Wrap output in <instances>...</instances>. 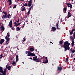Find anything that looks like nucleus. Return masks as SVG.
Returning a JSON list of instances; mask_svg holds the SVG:
<instances>
[{
    "label": "nucleus",
    "mask_w": 75,
    "mask_h": 75,
    "mask_svg": "<svg viewBox=\"0 0 75 75\" xmlns=\"http://www.w3.org/2000/svg\"><path fill=\"white\" fill-rule=\"evenodd\" d=\"M70 45V43L68 42V41H66L64 42L63 45V47L64 48V51H66L67 50H69V46Z\"/></svg>",
    "instance_id": "f257e3e1"
},
{
    "label": "nucleus",
    "mask_w": 75,
    "mask_h": 75,
    "mask_svg": "<svg viewBox=\"0 0 75 75\" xmlns=\"http://www.w3.org/2000/svg\"><path fill=\"white\" fill-rule=\"evenodd\" d=\"M7 35L5 37V39L6 40V44H8L9 42V41L10 40V38H8L10 36V35L9 34V33H8L7 34Z\"/></svg>",
    "instance_id": "f03ea898"
},
{
    "label": "nucleus",
    "mask_w": 75,
    "mask_h": 75,
    "mask_svg": "<svg viewBox=\"0 0 75 75\" xmlns=\"http://www.w3.org/2000/svg\"><path fill=\"white\" fill-rule=\"evenodd\" d=\"M18 61V56L17 55L16 56V62H15L14 59L13 60L11 64L13 65V66H16V63Z\"/></svg>",
    "instance_id": "7ed1b4c3"
},
{
    "label": "nucleus",
    "mask_w": 75,
    "mask_h": 75,
    "mask_svg": "<svg viewBox=\"0 0 75 75\" xmlns=\"http://www.w3.org/2000/svg\"><path fill=\"white\" fill-rule=\"evenodd\" d=\"M27 56H28V57H29L30 56H35V54L33 53L30 52V51H28Z\"/></svg>",
    "instance_id": "20e7f679"
},
{
    "label": "nucleus",
    "mask_w": 75,
    "mask_h": 75,
    "mask_svg": "<svg viewBox=\"0 0 75 75\" xmlns=\"http://www.w3.org/2000/svg\"><path fill=\"white\" fill-rule=\"evenodd\" d=\"M3 72L4 71H3V68L0 67V75H6V72L4 74Z\"/></svg>",
    "instance_id": "39448f33"
},
{
    "label": "nucleus",
    "mask_w": 75,
    "mask_h": 75,
    "mask_svg": "<svg viewBox=\"0 0 75 75\" xmlns=\"http://www.w3.org/2000/svg\"><path fill=\"white\" fill-rule=\"evenodd\" d=\"M72 16V15L71 14V13L69 12H68V15H67V17H66L65 18H69V17H71V16Z\"/></svg>",
    "instance_id": "423d86ee"
},
{
    "label": "nucleus",
    "mask_w": 75,
    "mask_h": 75,
    "mask_svg": "<svg viewBox=\"0 0 75 75\" xmlns=\"http://www.w3.org/2000/svg\"><path fill=\"white\" fill-rule=\"evenodd\" d=\"M67 6L68 7H70V8L71 9L72 8V5L71 4H69V3H68L67 4Z\"/></svg>",
    "instance_id": "0eeeda50"
},
{
    "label": "nucleus",
    "mask_w": 75,
    "mask_h": 75,
    "mask_svg": "<svg viewBox=\"0 0 75 75\" xmlns=\"http://www.w3.org/2000/svg\"><path fill=\"white\" fill-rule=\"evenodd\" d=\"M12 20H11L9 24L8 25L10 26V28L12 27Z\"/></svg>",
    "instance_id": "6e6552de"
},
{
    "label": "nucleus",
    "mask_w": 75,
    "mask_h": 75,
    "mask_svg": "<svg viewBox=\"0 0 75 75\" xmlns=\"http://www.w3.org/2000/svg\"><path fill=\"white\" fill-rule=\"evenodd\" d=\"M21 11H24V10H25V7L24 6H22L21 8Z\"/></svg>",
    "instance_id": "1a4fd4ad"
},
{
    "label": "nucleus",
    "mask_w": 75,
    "mask_h": 75,
    "mask_svg": "<svg viewBox=\"0 0 75 75\" xmlns=\"http://www.w3.org/2000/svg\"><path fill=\"white\" fill-rule=\"evenodd\" d=\"M4 42V40L3 39H1L0 40V45L2 44L3 42Z\"/></svg>",
    "instance_id": "9d476101"
},
{
    "label": "nucleus",
    "mask_w": 75,
    "mask_h": 75,
    "mask_svg": "<svg viewBox=\"0 0 75 75\" xmlns=\"http://www.w3.org/2000/svg\"><path fill=\"white\" fill-rule=\"evenodd\" d=\"M8 66V65L7 64L6 66V68L4 69V70L3 72H4V74H5V73L6 72V69H7V68H8V67H7V66Z\"/></svg>",
    "instance_id": "9b49d317"
},
{
    "label": "nucleus",
    "mask_w": 75,
    "mask_h": 75,
    "mask_svg": "<svg viewBox=\"0 0 75 75\" xmlns=\"http://www.w3.org/2000/svg\"><path fill=\"white\" fill-rule=\"evenodd\" d=\"M31 4H32V1H28V6H29V7L31 6Z\"/></svg>",
    "instance_id": "f8f14e48"
},
{
    "label": "nucleus",
    "mask_w": 75,
    "mask_h": 75,
    "mask_svg": "<svg viewBox=\"0 0 75 75\" xmlns=\"http://www.w3.org/2000/svg\"><path fill=\"white\" fill-rule=\"evenodd\" d=\"M0 29L1 31H4V26H1L0 27Z\"/></svg>",
    "instance_id": "ddd939ff"
},
{
    "label": "nucleus",
    "mask_w": 75,
    "mask_h": 75,
    "mask_svg": "<svg viewBox=\"0 0 75 75\" xmlns=\"http://www.w3.org/2000/svg\"><path fill=\"white\" fill-rule=\"evenodd\" d=\"M7 18V15H4L2 16V18H3V19L5 18H5Z\"/></svg>",
    "instance_id": "4468645a"
},
{
    "label": "nucleus",
    "mask_w": 75,
    "mask_h": 75,
    "mask_svg": "<svg viewBox=\"0 0 75 75\" xmlns=\"http://www.w3.org/2000/svg\"><path fill=\"white\" fill-rule=\"evenodd\" d=\"M30 50L31 51V52H32V51H34V49L32 47L30 49Z\"/></svg>",
    "instance_id": "2eb2a0df"
},
{
    "label": "nucleus",
    "mask_w": 75,
    "mask_h": 75,
    "mask_svg": "<svg viewBox=\"0 0 75 75\" xmlns=\"http://www.w3.org/2000/svg\"><path fill=\"white\" fill-rule=\"evenodd\" d=\"M37 58V56L35 57H33V60L35 61V60Z\"/></svg>",
    "instance_id": "dca6fc26"
},
{
    "label": "nucleus",
    "mask_w": 75,
    "mask_h": 75,
    "mask_svg": "<svg viewBox=\"0 0 75 75\" xmlns=\"http://www.w3.org/2000/svg\"><path fill=\"white\" fill-rule=\"evenodd\" d=\"M52 29L53 31H55V30H56V28H55V27H53L52 28Z\"/></svg>",
    "instance_id": "f3484780"
},
{
    "label": "nucleus",
    "mask_w": 75,
    "mask_h": 75,
    "mask_svg": "<svg viewBox=\"0 0 75 75\" xmlns=\"http://www.w3.org/2000/svg\"><path fill=\"white\" fill-rule=\"evenodd\" d=\"M58 70H59V71H61L62 70V67H58Z\"/></svg>",
    "instance_id": "a211bd4d"
},
{
    "label": "nucleus",
    "mask_w": 75,
    "mask_h": 75,
    "mask_svg": "<svg viewBox=\"0 0 75 75\" xmlns=\"http://www.w3.org/2000/svg\"><path fill=\"white\" fill-rule=\"evenodd\" d=\"M58 24H59V23L58 22L56 23V26L57 27V29H59V28H58Z\"/></svg>",
    "instance_id": "6ab92c4d"
},
{
    "label": "nucleus",
    "mask_w": 75,
    "mask_h": 75,
    "mask_svg": "<svg viewBox=\"0 0 75 75\" xmlns=\"http://www.w3.org/2000/svg\"><path fill=\"white\" fill-rule=\"evenodd\" d=\"M8 2H9V5H10L11 4V3H12L11 2V0H8Z\"/></svg>",
    "instance_id": "aec40b11"
},
{
    "label": "nucleus",
    "mask_w": 75,
    "mask_h": 75,
    "mask_svg": "<svg viewBox=\"0 0 75 75\" xmlns=\"http://www.w3.org/2000/svg\"><path fill=\"white\" fill-rule=\"evenodd\" d=\"M23 6H26V7H28V6L27 3H25L23 4Z\"/></svg>",
    "instance_id": "412c9836"
},
{
    "label": "nucleus",
    "mask_w": 75,
    "mask_h": 75,
    "mask_svg": "<svg viewBox=\"0 0 75 75\" xmlns=\"http://www.w3.org/2000/svg\"><path fill=\"white\" fill-rule=\"evenodd\" d=\"M59 44H60V45H62V44L63 43V42H62V41H59Z\"/></svg>",
    "instance_id": "4be33fe9"
},
{
    "label": "nucleus",
    "mask_w": 75,
    "mask_h": 75,
    "mask_svg": "<svg viewBox=\"0 0 75 75\" xmlns=\"http://www.w3.org/2000/svg\"><path fill=\"white\" fill-rule=\"evenodd\" d=\"M16 30V31H20V28L19 27H18L17 28Z\"/></svg>",
    "instance_id": "5701e85b"
},
{
    "label": "nucleus",
    "mask_w": 75,
    "mask_h": 75,
    "mask_svg": "<svg viewBox=\"0 0 75 75\" xmlns=\"http://www.w3.org/2000/svg\"><path fill=\"white\" fill-rule=\"evenodd\" d=\"M35 61V62H40V61L38 59H36Z\"/></svg>",
    "instance_id": "b1692460"
},
{
    "label": "nucleus",
    "mask_w": 75,
    "mask_h": 75,
    "mask_svg": "<svg viewBox=\"0 0 75 75\" xmlns=\"http://www.w3.org/2000/svg\"><path fill=\"white\" fill-rule=\"evenodd\" d=\"M42 63H43V64H47V63H48V60H47L45 62H43Z\"/></svg>",
    "instance_id": "393cba45"
},
{
    "label": "nucleus",
    "mask_w": 75,
    "mask_h": 75,
    "mask_svg": "<svg viewBox=\"0 0 75 75\" xmlns=\"http://www.w3.org/2000/svg\"><path fill=\"white\" fill-rule=\"evenodd\" d=\"M74 45V40H72V42L71 43V45L72 46H73Z\"/></svg>",
    "instance_id": "a878e982"
},
{
    "label": "nucleus",
    "mask_w": 75,
    "mask_h": 75,
    "mask_svg": "<svg viewBox=\"0 0 75 75\" xmlns=\"http://www.w3.org/2000/svg\"><path fill=\"white\" fill-rule=\"evenodd\" d=\"M30 14V11H28V12L27 13V16H29Z\"/></svg>",
    "instance_id": "bb28decb"
},
{
    "label": "nucleus",
    "mask_w": 75,
    "mask_h": 75,
    "mask_svg": "<svg viewBox=\"0 0 75 75\" xmlns=\"http://www.w3.org/2000/svg\"><path fill=\"white\" fill-rule=\"evenodd\" d=\"M15 26L16 27H18V24H17L16 22H15Z\"/></svg>",
    "instance_id": "cd10ccee"
},
{
    "label": "nucleus",
    "mask_w": 75,
    "mask_h": 75,
    "mask_svg": "<svg viewBox=\"0 0 75 75\" xmlns=\"http://www.w3.org/2000/svg\"><path fill=\"white\" fill-rule=\"evenodd\" d=\"M25 40H26V39H25V38H24L23 40V42H24L25 41Z\"/></svg>",
    "instance_id": "c85d7f7f"
},
{
    "label": "nucleus",
    "mask_w": 75,
    "mask_h": 75,
    "mask_svg": "<svg viewBox=\"0 0 75 75\" xmlns=\"http://www.w3.org/2000/svg\"><path fill=\"white\" fill-rule=\"evenodd\" d=\"M42 58L41 57H40V58L39 59V62L40 61V62H41V59H42Z\"/></svg>",
    "instance_id": "c756f323"
},
{
    "label": "nucleus",
    "mask_w": 75,
    "mask_h": 75,
    "mask_svg": "<svg viewBox=\"0 0 75 75\" xmlns=\"http://www.w3.org/2000/svg\"><path fill=\"white\" fill-rule=\"evenodd\" d=\"M10 68H11V66H9L7 69H8V70H10Z\"/></svg>",
    "instance_id": "7c9ffc66"
},
{
    "label": "nucleus",
    "mask_w": 75,
    "mask_h": 75,
    "mask_svg": "<svg viewBox=\"0 0 75 75\" xmlns=\"http://www.w3.org/2000/svg\"><path fill=\"white\" fill-rule=\"evenodd\" d=\"M3 57V54H1L0 55V59H1Z\"/></svg>",
    "instance_id": "2f4dec72"
},
{
    "label": "nucleus",
    "mask_w": 75,
    "mask_h": 75,
    "mask_svg": "<svg viewBox=\"0 0 75 75\" xmlns=\"http://www.w3.org/2000/svg\"><path fill=\"white\" fill-rule=\"evenodd\" d=\"M25 25V22H24V23L23 24V25H22V27H21L22 28H24V26Z\"/></svg>",
    "instance_id": "473e14b6"
},
{
    "label": "nucleus",
    "mask_w": 75,
    "mask_h": 75,
    "mask_svg": "<svg viewBox=\"0 0 75 75\" xmlns=\"http://www.w3.org/2000/svg\"><path fill=\"white\" fill-rule=\"evenodd\" d=\"M73 33H74V32H72V31H71V32L70 33V35H72V34H73Z\"/></svg>",
    "instance_id": "72a5a7b5"
},
{
    "label": "nucleus",
    "mask_w": 75,
    "mask_h": 75,
    "mask_svg": "<svg viewBox=\"0 0 75 75\" xmlns=\"http://www.w3.org/2000/svg\"><path fill=\"white\" fill-rule=\"evenodd\" d=\"M10 14H8L7 15V17L8 18H9V17H10Z\"/></svg>",
    "instance_id": "f704fd0d"
},
{
    "label": "nucleus",
    "mask_w": 75,
    "mask_h": 75,
    "mask_svg": "<svg viewBox=\"0 0 75 75\" xmlns=\"http://www.w3.org/2000/svg\"><path fill=\"white\" fill-rule=\"evenodd\" d=\"M4 15H5L6 16H7V12H4Z\"/></svg>",
    "instance_id": "c9c22d12"
},
{
    "label": "nucleus",
    "mask_w": 75,
    "mask_h": 75,
    "mask_svg": "<svg viewBox=\"0 0 75 75\" xmlns=\"http://www.w3.org/2000/svg\"><path fill=\"white\" fill-rule=\"evenodd\" d=\"M68 58H66V62H68Z\"/></svg>",
    "instance_id": "e433bc0d"
},
{
    "label": "nucleus",
    "mask_w": 75,
    "mask_h": 75,
    "mask_svg": "<svg viewBox=\"0 0 75 75\" xmlns=\"http://www.w3.org/2000/svg\"><path fill=\"white\" fill-rule=\"evenodd\" d=\"M16 8V5H15L14 7H13V8Z\"/></svg>",
    "instance_id": "4c0bfd02"
},
{
    "label": "nucleus",
    "mask_w": 75,
    "mask_h": 75,
    "mask_svg": "<svg viewBox=\"0 0 75 75\" xmlns=\"http://www.w3.org/2000/svg\"><path fill=\"white\" fill-rule=\"evenodd\" d=\"M73 36L74 38H75V32H74L73 33Z\"/></svg>",
    "instance_id": "58836bf2"
},
{
    "label": "nucleus",
    "mask_w": 75,
    "mask_h": 75,
    "mask_svg": "<svg viewBox=\"0 0 75 75\" xmlns=\"http://www.w3.org/2000/svg\"><path fill=\"white\" fill-rule=\"evenodd\" d=\"M75 52V50L71 51V52H72V53H74V52Z\"/></svg>",
    "instance_id": "ea45409f"
},
{
    "label": "nucleus",
    "mask_w": 75,
    "mask_h": 75,
    "mask_svg": "<svg viewBox=\"0 0 75 75\" xmlns=\"http://www.w3.org/2000/svg\"><path fill=\"white\" fill-rule=\"evenodd\" d=\"M11 29L12 30H15V28H14V27H13L12 28H11Z\"/></svg>",
    "instance_id": "a19ab883"
},
{
    "label": "nucleus",
    "mask_w": 75,
    "mask_h": 75,
    "mask_svg": "<svg viewBox=\"0 0 75 75\" xmlns=\"http://www.w3.org/2000/svg\"><path fill=\"white\" fill-rule=\"evenodd\" d=\"M64 10L65 11H67V9H66V8H64Z\"/></svg>",
    "instance_id": "79ce46f5"
},
{
    "label": "nucleus",
    "mask_w": 75,
    "mask_h": 75,
    "mask_svg": "<svg viewBox=\"0 0 75 75\" xmlns=\"http://www.w3.org/2000/svg\"><path fill=\"white\" fill-rule=\"evenodd\" d=\"M71 57H73V56H74V54L72 53V54H71Z\"/></svg>",
    "instance_id": "37998d69"
},
{
    "label": "nucleus",
    "mask_w": 75,
    "mask_h": 75,
    "mask_svg": "<svg viewBox=\"0 0 75 75\" xmlns=\"http://www.w3.org/2000/svg\"><path fill=\"white\" fill-rule=\"evenodd\" d=\"M31 8L30 7L29 8V11H31Z\"/></svg>",
    "instance_id": "c03bdc74"
},
{
    "label": "nucleus",
    "mask_w": 75,
    "mask_h": 75,
    "mask_svg": "<svg viewBox=\"0 0 75 75\" xmlns=\"http://www.w3.org/2000/svg\"><path fill=\"white\" fill-rule=\"evenodd\" d=\"M70 38H71V39H72V38H73V37H72V36H70Z\"/></svg>",
    "instance_id": "a18cd8bd"
},
{
    "label": "nucleus",
    "mask_w": 75,
    "mask_h": 75,
    "mask_svg": "<svg viewBox=\"0 0 75 75\" xmlns=\"http://www.w3.org/2000/svg\"><path fill=\"white\" fill-rule=\"evenodd\" d=\"M75 31V29H73V30H72V32H73V31Z\"/></svg>",
    "instance_id": "49530a36"
},
{
    "label": "nucleus",
    "mask_w": 75,
    "mask_h": 75,
    "mask_svg": "<svg viewBox=\"0 0 75 75\" xmlns=\"http://www.w3.org/2000/svg\"><path fill=\"white\" fill-rule=\"evenodd\" d=\"M25 53L26 54H28V52H27V51H26V52H25Z\"/></svg>",
    "instance_id": "de8ad7c7"
},
{
    "label": "nucleus",
    "mask_w": 75,
    "mask_h": 75,
    "mask_svg": "<svg viewBox=\"0 0 75 75\" xmlns=\"http://www.w3.org/2000/svg\"><path fill=\"white\" fill-rule=\"evenodd\" d=\"M21 23V22L20 23H18V25H20V24Z\"/></svg>",
    "instance_id": "09e8293b"
},
{
    "label": "nucleus",
    "mask_w": 75,
    "mask_h": 75,
    "mask_svg": "<svg viewBox=\"0 0 75 75\" xmlns=\"http://www.w3.org/2000/svg\"><path fill=\"white\" fill-rule=\"evenodd\" d=\"M19 19H18V21H17V23H18V22H19Z\"/></svg>",
    "instance_id": "8fccbe9b"
},
{
    "label": "nucleus",
    "mask_w": 75,
    "mask_h": 75,
    "mask_svg": "<svg viewBox=\"0 0 75 75\" xmlns=\"http://www.w3.org/2000/svg\"><path fill=\"white\" fill-rule=\"evenodd\" d=\"M4 13V11H2V14H3Z\"/></svg>",
    "instance_id": "3c124183"
},
{
    "label": "nucleus",
    "mask_w": 75,
    "mask_h": 75,
    "mask_svg": "<svg viewBox=\"0 0 75 75\" xmlns=\"http://www.w3.org/2000/svg\"><path fill=\"white\" fill-rule=\"evenodd\" d=\"M27 22H28V21H26L25 22V23H27Z\"/></svg>",
    "instance_id": "603ef678"
},
{
    "label": "nucleus",
    "mask_w": 75,
    "mask_h": 75,
    "mask_svg": "<svg viewBox=\"0 0 75 75\" xmlns=\"http://www.w3.org/2000/svg\"><path fill=\"white\" fill-rule=\"evenodd\" d=\"M45 59H46V60L47 59V57H46L45 58Z\"/></svg>",
    "instance_id": "864d4df0"
},
{
    "label": "nucleus",
    "mask_w": 75,
    "mask_h": 75,
    "mask_svg": "<svg viewBox=\"0 0 75 75\" xmlns=\"http://www.w3.org/2000/svg\"><path fill=\"white\" fill-rule=\"evenodd\" d=\"M29 59H32V58H29Z\"/></svg>",
    "instance_id": "5fc2aeb1"
},
{
    "label": "nucleus",
    "mask_w": 75,
    "mask_h": 75,
    "mask_svg": "<svg viewBox=\"0 0 75 75\" xmlns=\"http://www.w3.org/2000/svg\"><path fill=\"white\" fill-rule=\"evenodd\" d=\"M31 8H33V6H31V7H30Z\"/></svg>",
    "instance_id": "6e6d98bb"
},
{
    "label": "nucleus",
    "mask_w": 75,
    "mask_h": 75,
    "mask_svg": "<svg viewBox=\"0 0 75 75\" xmlns=\"http://www.w3.org/2000/svg\"><path fill=\"white\" fill-rule=\"evenodd\" d=\"M70 51H72V48H71L70 49Z\"/></svg>",
    "instance_id": "4d7b16f0"
},
{
    "label": "nucleus",
    "mask_w": 75,
    "mask_h": 75,
    "mask_svg": "<svg viewBox=\"0 0 75 75\" xmlns=\"http://www.w3.org/2000/svg\"><path fill=\"white\" fill-rule=\"evenodd\" d=\"M21 0V1H24V0Z\"/></svg>",
    "instance_id": "13d9d810"
},
{
    "label": "nucleus",
    "mask_w": 75,
    "mask_h": 75,
    "mask_svg": "<svg viewBox=\"0 0 75 75\" xmlns=\"http://www.w3.org/2000/svg\"><path fill=\"white\" fill-rule=\"evenodd\" d=\"M22 63H23V64H24V62H22Z\"/></svg>",
    "instance_id": "bf43d9fd"
},
{
    "label": "nucleus",
    "mask_w": 75,
    "mask_h": 75,
    "mask_svg": "<svg viewBox=\"0 0 75 75\" xmlns=\"http://www.w3.org/2000/svg\"><path fill=\"white\" fill-rule=\"evenodd\" d=\"M70 67H70V66H69V67H68V68H70Z\"/></svg>",
    "instance_id": "052dcab7"
},
{
    "label": "nucleus",
    "mask_w": 75,
    "mask_h": 75,
    "mask_svg": "<svg viewBox=\"0 0 75 75\" xmlns=\"http://www.w3.org/2000/svg\"><path fill=\"white\" fill-rule=\"evenodd\" d=\"M31 23H33V22H32V21H31Z\"/></svg>",
    "instance_id": "680f3d73"
},
{
    "label": "nucleus",
    "mask_w": 75,
    "mask_h": 75,
    "mask_svg": "<svg viewBox=\"0 0 75 75\" xmlns=\"http://www.w3.org/2000/svg\"><path fill=\"white\" fill-rule=\"evenodd\" d=\"M32 1V0H30V1Z\"/></svg>",
    "instance_id": "e2e57ef3"
},
{
    "label": "nucleus",
    "mask_w": 75,
    "mask_h": 75,
    "mask_svg": "<svg viewBox=\"0 0 75 75\" xmlns=\"http://www.w3.org/2000/svg\"><path fill=\"white\" fill-rule=\"evenodd\" d=\"M10 8H11V6H10Z\"/></svg>",
    "instance_id": "0e129e2a"
},
{
    "label": "nucleus",
    "mask_w": 75,
    "mask_h": 75,
    "mask_svg": "<svg viewBox=\"0 0 75 75\" xmlns=\"http://www.w3.org/2000/svg\"><path fill=\"white\" fill-rule=\"evenodd\" d=\"M1 25V23H0V26Z\"/></svg>",
    "instance_id": "69168bd1"
},
{
    "label": "nucleus",
    "mask_w": 75,
    "mask_h": 75,
    "mask_svg": "<svg viewBox=\"0 0 75 75\" xmlns=\"http://www.w3.org/2000/svg\"><path fill=\"white\" fill-rule=\"evenodd\" d=\"M74 59L75 60V58H74Z\"/></svg>",
    "instance_id": "338daca9"
},
{
    "label": "nucleus",
    "mask_w": 75,
    "mask_h": 75,
    "mask_svg": "<svg viewBox=\"0 0 75 75\" xmlns=\"http://www.w3.org/2000/svg\"><path fill=\"white\" fill-rule=\"evenodd\" d=\"M35 1V0H34V2Z\"/></svg>",
    "instance_id": "774afa93"
}]
</instances>
